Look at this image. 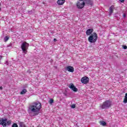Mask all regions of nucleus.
<instances>
[{
  "instance_id": "7ed1b4c3",
  "label": "nucleus",
  "mask_w": 127,
  "mask_h": 127,
  "mask_svg": "<svg viewBox=\"0 0 127 127\" xmlns=\"http://www.w3.org/2000/svg\"><path fill=\"white\" fill-rule=\"evenodd\" d=\"M88 40L90 43H95L98 40V35L96 33H93L89 36Z\"/></svg>"
},
{
  "instance_id": "5701e85b",
  "label": "nucleus",
  "mask_w": 127,
  "mask_h": 127,
  "mask_svg": "<svg viewBox=\"0 0 127 127\" xmlns=\"http://www.w3.org/2000/svg\"><path fill=\"white\" fill-rule=\"evenodd\" d=\"M5 64H6V65H8V62H6L5 63Z\"/></svg>"
},
{
  "instance_id": "423d86ee",
  "label": "nucleus",
  "mask_w": 127,
  "mask_h": 127,
  "mask_svg": "<svg viewBox=\"0 0 127 127\" xmlns=\"http://www.w3.org/2000/svg\"><path fill=\"white\" fill-rule=\"evenodd\" d=\"M6 122L7 119L2 118L0 120V125H2L3 127H6Z\"/></svg>"
},
{
  "instance_id": "39448f33",
  "label": "nucleus",
  "mask_w": 127,
  "mask_h": 127,
  "mask_svg": "<svg viewBox=\"0 0 127 127\" xmlns=\"http://www.w3.org/2000/svg\"><path fill=\"white\" fill-rule=\"evenodd\" d=\"M29 46V44L26 42H24L22 45H21V48L25 54L27 53V50L28 49V47Z\"/></svg>"
},
{
  "instance_id": "4468645a",
  "label": "nucleus",
  "mask_w": 127,
  "mask_h": 127,
  "mask_svg": "<svg viewBox=\"0 0 127 127\" xmlns=\"http://www.w3.org/2000/svg\"><path fill=\"white\" fill-rule=\"evenodd\" d=\"M19 127H26L25 125L23 123H20L19 124Z\"/></svg>"
},
{
  "instance_id": "a211bd4d",
  "label": "nucleus",
  "mask_w": 127,
  "mask_h": 127,
  "mask_svg": "<svg viewBox=\"0 0 127 127\" xmlns=\"http://www.w3.org/2000/svg\"><path fill=\"white\" fill-rule=\"evenodd\" d=\"M12 127H18V126L17 125V124L14 123L13 124V125L12 126Z\"/></svg>"
},
{
  "instance_id": "9b49d317",
  "label": "nucleus",
  "mask_w": 127,
  "mask_h": 127,
  "mask_svg": "<svg viewBox=\"0 0 127 127\" xmlns=\"http://www.w3.org/2000/svg\"><path fill=\"white\" fill-rule=\"evenodd\" d=\"M64 2H65V0H58L57 1V3L59 5H62L63 4H64Z\"/></svg>"
},
{
  "instance_id": "bb28decb",
  "label": "nucleus",
  "mask_w": 127,
  "mask_h": 127,
  "mask_svg": "<svg viewBox=\"0 0 127 127\" xmlns=\"http://www.w3.org/2000/svg\"><path fill=\"white\" fill-rule=\"evenodd\" d=\"M2 58V57L1 56H0V59H1Z\"/></svg>"
},
{
  "instance_id": "4be33fe9",
  "label": "nucleus",
  "mask_w": 127,
  "mask_h": 127,
  "mask_svg": "<svg viewBox=\"0 0 127 127\" xmlns=\"http://www.w3.org/2000/svg\"><path fill=\"white\" fill-rule=\"evenodd\" d=\"M120 2H124L125 0H120Z\"/></svg>"
},
{
  "instance_id": "412c9836",
  "label": "nucleus",
  "mask_w": 127,
  "mask_h": 127,
  "mask_svg": "<svg viewBox=\"0 0 127 127\" xmlns=\"http://www.w3.org/2000/svg\"><path fill=\"white\" fill-rule=\"evenodd\" d=\"M123 49H127V46H123Z\"/></svg>"
},
{
  "instance_id": "f03ea898",
  "label": "nucleus",
  "mask_w": 127,
  "mask_h": 127,
  "mask_svg": "<svg viewBox=\"0 0 127 127\" xmlns=\"http://www.w3.org/2000/svg\"><path fill=\"white\" fill-rule=\"evenodd\" d=\"M85 3L92 5L93 2L91 0H79L76 3V6L79 9H82L85 6Z\"/></svg>"
},
{
  "instance_id": "f8f14e48",
  "label": "nucleus",
  "mask_w": 127,
  "mask_h": 127,
  "mask_svg": "<svg viewBox=\"0 0 127 127\" xmlns=\"http://www.w3.org/2000/svg\"><path fill=\"white\" fill-rule=\"evenodd\" d=\"M100 124L101 126H102L103 127H106V126L107 125V123L104 121H100Z\"/></svg>"
},
{
  "instance_id": "cd10ccee",
  "label": "nucleus",
  "mask_w": 127,
  "mask_h": 127,
  "mask_svg": "<svg viewBox=\"0 0 127 127\" xmlns=\"http://www.w3.org/2000/svg\"><path fill=\"white\" fill-rule=\"evenodd\" d=\"M0 10H1V8H0Z\"/></svg>"
},
{
  "instance_id": "aec40b11",
  "label": "nucleus",
  "mask_w": 127,
  "mask_h": 127,
  "mask_svg": "<svg viewBox=\"0 0 127 127\" xmlns=\"http://www.w3.org/2000/svg\"><path fill=\"white\" fill-rule=\"evenodd\" d=\"M109 9H110V15H111V13H112V7H110L109 8Z\"/></svg>"
},
{
  "instance_id": "dca6fc26",
  "label": "nucleus",
  "mask_w": 127,
  "mask_h": 127,
  "mask_svg": "<svg viewBox=\"0 0 127 127\" xmlns=\"http://www.w3.org/2000/svg\"><path fill=\"white\" fill-rule=\"evenodd\" d=\"M54 102V101L53 99H51L50 100V101H49L50 104H53Z\"/></svg>"
},
{
  "instance_id": "b1692460",
  "label": "nucleus",
  "mask_w": 127,
  "mask_h": 127,
  "mask_svg": "<svg viewBox=\"0 0 127 127\" xmlns=\"http://www.w3.org/2000/svg\"><path fill=\"white\" fill-rule=\"evenodd\" d=\"M126 16H127V15H126V14H124L123 17H126Z\"/></svg>"
},
{
  "instance_id": "0eeeda50",
  "label": "nucleus",
  "mask_w": 127,
  "mask_h": 127,
  "mask_svg": "<svg viewBox=\"0 0 127 127\" xmlns=\"http://www.w3.org/2000/svg\"><path fill=\"white\" fill-rule=\"evenodd\" d=\"M89 79L87 77H83L81 79V82L83 84H87L89 83Z\"/></svg>"
},
{
  "instance_id": "6ab92c4d",
  "label": "nucleus",
  "mask_w": 127,
  "mask_h": 127,
  "mask_svg": "<svg viewBox=\"0 0 127 127\" xmlns=\"http://www.w3.org/2000/svg\"><path fill=\"white\" fill-rule=\"evenodd\" d=\"M7 124L8 126H9V125H10L11 124V121H7Z\"/></svg>"
},
{
  "instance_id": "c85d7f7f",
  "label": "nucleus",
  "mask_w": 127,
  "mask_h": 127,
  "mask_svg": "<svg viewBox=\"0 0 127 127\" xmlns=\"http://www.w3.org/2000/svg\"><path fill=\"white\" fill-rule=\"evenodd\" d=\"M1 5V3H0V6Z\"/></svg>"
},
{
  "instance_id": "f257e3e1",
  "label": "nucleus",
  "mask_w": 127,
  "mask_h": 127,
  "mask_svg": "<svg viewBox=\"0 0 127 127\" xmlns=\"http://www.w3.org/2000/svg\"><path fill=\"white\" fill-rule=\"evenodd\" d=\"M28 110L31 113L34 114L33 116H37L40 114L41 103L39 102H34L29 106Z\"/></svg>"
},
{
  "instance_id": "a878e982",
  "label": "nucleus",
  "mask_w": 127,
  "mask_h": 127,
  "mask_svg": "<svg viewBox=\"0 0 127 127\" xmlns=\"http://www.w3.org/2000/svg\"><path fill=\"white\" fill-rule=\"evenodd\" d=\"M0 90H2V87H1V86L0 87Z\"/></svg>"
},
{
  "instance_id": "1a4fd4ad",
  "label": "nucleus",
  "mask_w": 127,
  "mask_h": 127,
  "mask_svg": "<svg viewBox=\"0 0 127 127\" xmlns=\"http://www.w3.org/2000/svg\"><path fill=\"white\" fill-rule=\"evenodd\" d=\"M69 88H70V89H71L72 91H73V92H78V88H76V87H75V86L73 84H71L69 85Z\"/></svg>"
},
{
  "instance_id": "20e7f679",
  "label": "nucleus",
  "mask_w": 127,
  "mask_h": 127,
  "mask_svg": "<svg viewBox=\"0 0 127 127\" xmlns=\"http://www.w3.org/2000/svg\"><path fill=\"white\" fill-rule=\"evenodd\" d=\"M112 105V102H111L110 101L107 100L105 102H104L102 104H101L100 106V107L101 109H109L110 107H111Z\"/></svg>"
},
{
  "instance_id": "ddd939ff",
  "label": "nucleus",
  "mask_w": 127,
  "mask_h": 127,
  "mask_svg": "<svg viewBox=\"0 0 127 127\" xmlns=\"http://www.w3.org/2000/svg\"><path fill=\"white\" fill-rule=\"evenodd\" d=\"M27 92V90H26V89H24L20 92V94L21 95H24V94H26Z\"/></svg>"
},
{
  "instance_id": "9d476101",
  "label": "nucleus",
  "mask_w": 127,
  "mask_h": 127,
  "mask_svg": "<svg viewBox=\"0 0 127 127\" xmlns=\"http://www.w3.org/2000/svg\"><path fill=\"white\" fill-rule=\"evenodd\" d=\"M93 31H94V29H88L86 31V35H87L88 36L91 35V34H92V33H93Z\"/></svg>"
},
{
  "instance_id": "6e6552de",
  "label": "nucleus",
  "mask_w": 127,
  "mask_h": 127,
  "mask_svg": "<svg viewBox=\"0 0 127 127\" xmlns=\"http://www.w3.org/2000/svg\"><path fill=\"white\" fill-rule=\"evenodd\" d=\"M66 71H68V72H71V73H73L74 72V67L71 66H67L65 68Z\"/></svg>"
},
{
  "instance_id": "f3484780",
  "label": "nucleus",
  "mask_w": 127,
  "mask_h": 127,
  "mask_svg": "<svg viewBox=\"0 0 127 127\" xmlns=\"http://www.w3.org/2000/svg\"><path fill=\"white\" fill-rule=\"evenodd\" d=\"M70 108H71V109H75V108H76V105L75 104H73L70 106Z\"/></svg>"
},
{
  "instance_id": "2eb2a0df",
  "label": "nucleus",
  "mask_w": 127,
  "mask_h": 127,
  "mask_svg": "<svg viewBox=\"0 0 127 127\" xmlns=\"http://www.w3.org/2000/svg\"><path fill=\"white\" fill-rule=\"evenodd\" d=\"M9 37L7 36H5V37L4 38V40L5 41V42H6V41H7V40H8L9 39Z\"/></svg>"
},
{
  "instance_id": "393cba45",
  "label": "nucleus",
  "mask_w": 127,
  "mask_h": 127,
  "mask_svg": "<svg viewBox=\"0 0 127 127\" xmlns=\"http://www.w3.org/2000/svg\"><path fill=\"white\" fill-rule=\"evenodd\" d=\"M54 41L55 42H56V41H57V40L56 39H54Z\"/></svg>"
}]
</instances>
